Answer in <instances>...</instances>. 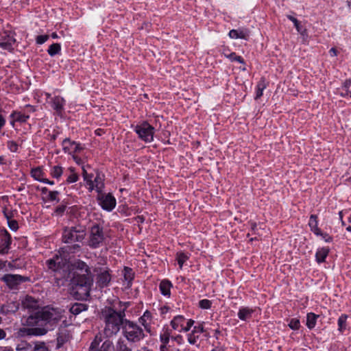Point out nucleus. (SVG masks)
I'll return each instance as SVG.
<instances>
[{"mask_svg": "<svg viewBox=\"0 0 351 351\" xmlns=\"http://www.w3.org/2000/svg\"><path fill=\"white\" fill-rule=\"evenodd\" d=\"M61 252L60 250V254H55L45 262L48 269L53 274L56 283L63 286L70 281L73 291L88 296L93 282L90 267L85 262L77 260L73 263L71 271L69 260L61 255Z\"/></svg>", "mask_w": 351, "mask_h": 351, "instance_id": "f257e3e1", "label": "nucleus"}, {"mask_svg": "<svg viewBox=\"0 0 351 351\" xmlns=\"http://www.w3.org/2000/svg\"><path fill=\"white\" fill-rule=\"evenodd\" d=\"M60 316L53 311L38 310L31 312L27 317H23V325L32 326L22 328L19 330V335L25 336H43L49 330L54 326L60 320Z\"/></svg>", "mask_w": 351, "mask_h": 351, "instance_id": "f03ea898", "label": "nucleus"}, {"mask_svg": "<svg viewBox=\"0 0 351 351\" xmlns=\"http://www.w3.org/2000/svg\"><path fill=\"white\" fill-rule=\"evenodd\" d=\"M129 306V302H119V309L115 306H105L101 312V315L105 323L104 333L106 337L117 335L125 324V311Z\"/></svg>", "mask_w": 351, "mask_h": 351, "instance_id": "7ed1b4c3", "label": "nucleus"}, {"mask_svg": "<svg viewBox=\"0 0 351 351\" xmlns=\"http://www.w3.org/2000/svg\"><path fill=\"white\" fill-rule=\"evenodd\" d=\"M85 237V228L81 226L64 228L62 235V240L63 243L71 245L61 247L60 251L64 254H73L80 251V245L74 243L82 242Z\"/></svg>", "mask_w": 351, "mask_h": 351, "instance_id": "20e7f679", "label": "nucleus"}, {"mask_svg": "<svg viewBox=\"0 0 351 351\" xmlns=\"http://www.w3.org/2000/svg\"><path fill=\"white\" fill-rule=\"evenodd\" d=\"M123 336L130 343H138L145 337L143 329L136 323L127 319L121 328Z\"/></svg>", "mask_w": 351, "mask_h": 351, "instance_id": "39448f33", "label": "nucleus"}, {"mask_svg": "<svg viewBox=\"0 0 351 351\" xmlns=\"http://www.w3.org/2000/svg\"><path fill=\"white\" fill-rule=\"evenodd\" d=\"M106 239L104 228L98 223H94L89 230L88 245L91 249L99 247Z\"/></svg>", "mask_w": 351, "mask_h": 351, "instance_id": "423d86ee", "label": "nucleus"}, {"mask_svg": "<svg viewBox=\"0 0 351 351\" xmlns=\"http://www.w3.org/2000/svg\"><path fill=\"white\" fill-rule=\"evenodd\" d=\"M137 134L138 138L145 143H151L154 141L155 128L147 121H143L138 124L132 126Z\"/></svg>", "mask_w": 351, "mask_h": 351, "instance_id": "0eeeda50", "label": "nucleus"}, {"mask_svg": "<svg viewBox=\"0 0 351 351\" xmlns=\"http://www.w3.org/2000/svg\"><path fill=\"white\" fill-rule=\"evenodd\" d=\"M0 280L11 290H19L23 284L31 280L29 276L12 274L3 275Z\"/></svg>", "mask_w": 351, "mask_h": 351, "instance_id": "6e6552de", "label": "nucleus"}, {"mask_svg": "<svg viewBox=\"0 0 351 351\" xmlns=\"http://www.w3.org/2000/svg\"><path fill=\"white\" fill-rule=\"evenodd\" d=\"M14 36V32L3 29L2 21L0 19V47L12 51L14 49L13 45L16 43Z\"/></svg>", "mask_w": 351, "mask_h": 351, "instance_id": "1a4fd4ad", "label": "nucleus"}, {"mask_svg": "<svg viewBox=\"0 0 351 351\" xmlns=\"http://www.w3.org/2000/svg\"><path fill=\"white\" fill-rule=\"evenodd\" d=\"M114 348L112 341L106 339L103 341L101 334L98 333L91 342L89 351H114Z\"/></svg>", "mask_w": 351, "mask_h": 351, "instance_id": "9d476101", "label": "nucleus"}, {"mask_svg": "<svg viewBox=\"0 0 351 351\" xmlns=\"http://www.w3.org/2000/svg\"><path fill=\"white\" fill-rule=\"evenodd\" d=\"M97 199L101 208L108 212L112 211L117 204L116 199L111 193H99Z\"/></svg>", "mask_w": 351, "mask_h": 351, "instance_id": "9b49d317", "label": "nucleus"}, {"mask_svg": "<svg viewBox=\"0 0 351 351\" xmlns=\"http://www.w3.org/2000/svg\"><path fill=\"white\" fill-rule=\"evenodd\" d=\"M12 240L10 234L5 229L0 230V254H8L11 249Z\"/></svg>", "mask_w": 351, "mask_h": 351, "instance_id": "f8f14e48", "label": "nucleus"}, {"mask_svg": "<svg viewBox=\"0 0 351 351\" xmlns=\"http://www.w3.org/2000/svg\"><path fill=\"white\" fill-rule=\"evenodd\" d=\"M62 145L64 153L69 154L80 153L84 149L80 143L71 141L69 138H64L62 141Z\"/></svg>", "mask_w": 351, "mask_h": 351, "instance_id": "ddd939ff", "label": "nucleus"}, {"mask_svg": "<svg viewBox=\"0 0 351 351\" xmlns=\"http://www.w3.org/2000/svg\"><path fill=\"white\" fill-rule=\"evenodd\" d=\"M111 280V275L110 274V269L106 268L104 269H100L99 273L97 276V285L100 288H104L109 285Z\"/></svg>", "mask_w": 351, "mask_h": 351, "instance_id": "4468645a", "label": "nucleus"}, {"mask_svg": "<svg viewBox=\"0 0 351 351\" xmlns=\"http://www.w3.org/2000/svg\"><path fill=\"white\" fill-rule=\"evenodd\" d=\"M51 107L56 111L58 116H62L64 111L66 100L61 96L57 95L51 98L50 101Z\"/></svg>", "mask_w": 351, "mask_h": 351, "instance_id": "2eb2a0df", "label": "nucleus"}, {"mask_svg": "<svg viewBox=\"0 0 351 351\" xmlns=\"http://www.w3.org/2000/svg\"><path fill=\"white\" fill-rule=\"evenodd\" d=\"M36 189L40 190L42 195H45L43 197V200L44 202H59L60 198L59 195L60 192L58 191H49L47 187L39 188V186L36 187Z\"/></svg>", "mask_w": 351, "mask_h": 351, "instance_id": "dca6fc26", "label": "nucleus"}, {"mask_svg": "<svg viewBox=\"0 0 351 351\" xmlns=\"http://www.w3.org/2000/svg\"><path fill=\"white\" fill-rule=\"evenodd\" d=\"M19 308V302L16 301L7 302L0 307V313L8 315L15 313Z\"/></svg>", "mask_w": 351, "mask_h": 351, "instance_id": "f3484780", "label": "nucleus"}, {"mask_svg": "<svg viewBox=\"0 0 351 351\" xmlns=\"http://www.w3.org/2000/svg\"><path fill=\"white\" fill-rule=\"evenodd\" d=\"M104 180V175L97 171L96 176L93 180V188L98 194L103 193L105 187Z\"/></svg>", "mask_w": 351, "mask_h": 351, "instance_id": "a211bd4d", "label": "nucleus"}, {"mask_svg": "<svg viewBox=\"0 0 351 351\" xmlns=\"http://www.w3.org/2000/svg\"><path fill=\"white\" fill-rule=\"evenodd\" d=\"M21 304L23 308L28 309L30 312L38 311L37 309L38 302L32 296H25L22 300Z\"/></svg>", "mask_w": 351, "mask_h": 351, "instance_id": "6ab92c4d", "label": "nucleus"}, {"mask_svg": "<svg viewBox=\"0 0 351 351\" xmlns=\"http://www.w3.org/2000/svg\"><path fill=\"white\" fill-rule=\"evenodd\" d=\"M337 93L342 97L351 98V80H346L342 86L337 88Z\"/></svg>", "mask_w": 351, "mask_h": 351, "instance_id": "aec40b11", "label": "nucleus"}, {"mask_svg": "<svg viewBox=\"0 0 351 351\" xmlns=\"http://www.w3.org/2000/svg\"><path fill=\"white\" fill-rule=\"evenodd\" d=\"M173 287V284L168 279L161 280L159 284V289L161 294L164 296L169 298L171 295V289Z\"/></svg>", "mask_w": 351, "mask_h": 351, "instance_id": "412c9836", "label": "nucleus"}, {"mask_svg": "<svg viewBox=\"0 0 351 351\" xmlns=\"http://www.w3.org/2000/svg\"><path fill=\"white\" fill-rule=\"evenodd\" d=\"M330 249L328 247L318 248L315 253V261L320 264L326 261V258L328 256Z\"/></svg>", "mask_w": 351, "mask_h": 351, "instance_id": "4be33fe9", "label": "nucleus"}, {"mask_svg": "<svg viewBox=\"0 0 351 351\" xmlns=\"http://www.w3.org/2000/svg\"><path fill=\"white\" fill-rule=\"evenodd\" d=\"M10 117L13 119L12 124H14L15 121L23 123L29 119V115L22 111H13L10 114Z\"/></svg>", "mask_w": 351, "mask_h": 351, "instance_id": "5701e85b", "label": "nucleus"}, {"mask_svg": "<svg viewBox=\"0 0 351 351\" xmlns=\"http://www.w3.org/2000/svg\"><path fill=\"white\" fill-rule=\"evenodd\" d=\"M185 321L186 319L183 315H176L171 321L170 324L173 330H178L180 332V330L183 327Z\"/></svg>", "mask_w": 351, "mask_h": 351, "instance_id": "b1692460", "label": "nucleus"}, {"mask_svg": "<svg viewBox=\"0 0 351 351\" xmlns=\"http://www.w3.org/2000/svg\"><path fill=\"white\" fill-rule=\"evenodd\" d=\"M254 310L249 307H241L238 311L237 316L242 321H246L252 317Z\"/></svg>", "mask_w": 351, "mask_h": 351, "instance_id": "393cba45", "label": "nucleus"}, {"mask_svg": "<svg viewBox=\"0 0 351 351\" xmlns=\"http://www.w3.org/2000/svg\"><path fill=\"white\" fill-rule=\"evenodd\" d=\"M88 307V305L86 304L75 302L71 306L69 311L73 315H77L82 312L86 311Z\"/></svg>", "mask_w": 351, "mask_h": 351, "instance_id": "a878e982", "label": "nucleus"}, {"mask_svg": "<svg viewBox=\"0 0 351 351\" xmlns=\"http://www.w3.org/2000/svg\"><path fill=\"white\" fill-rule=\"evenodd\" d=\"M308 226L311 230L315 234H319L320 228L318 227V219L316 215H311L309 217Z\"/></svg>", "mask_w": 351, "mask_h": 351, "instance_id": "bb28decb", "label": "nucleus"}, {"mask_svg": "<svg viewBox=\"0 0 351 351\" xmlns=\"http://www.w3.org/2000/svg\"><path fill=\"white\" fill-rule=\"evenodd\" d=\"M123 276L125 280L127 282V287L132 286V282L134 278V273L130 267H125L123 269Z\"/></svg>", "mask_w": 351, "mask_h": 351, "instance_id": "cd10ccee", "label": "nucleus"}, {"mask_svg": "<svg viewBox=\"0 0 351 351\" xmlns=\"http://www.w3.org/2000/svg\"><path fill=\"white\" fill-rule=\"evenodd\" d=\"M319 317L318 315L315 314L314 313H308L306 315V326L309 329H313L315 328L317 319Z\"/></svg>", "mask_w": 351, "mask_h": 351, "instance_id": "c85d7f7f", "label": "nucleus"}, {"mask_svg": "<svg viewBox=\"0 0 351 351\" xmlns=\"http://www.w3.org/2000/svg\"><path fill=\"white\" fill-rule=\"evenodd\" d=\"M152 314L149 311L144 312L143 315L139 318V322L144 326L146 331L150 332L151 327L149 324L146 322L147 319H150Z\"/></svg>", "mask_w": 351, "mask_h": 351, "instance_id": "c756f323", "label": "nucleus"}, {"mask_svg": "<svg viewBox=\"0 0 351 351\" xmlns=\"http://www.w3.org/2000/svg\"><path fill=\"white\" fill-rule=\"evenodd\" d=\"M287 19L291 21V22L293 23V25L295 27V29H297V31L301 34V35H304L306 34V29L305 28H304L300 23L298 21V20L295 18L294 16H291V15H287Z\"/></svg>", "mask_w": 351, "mask_h": 351, "instance_id": "7c9ffc66", "label": "nucleus"}, {"mask_svg": "<svg viewBox=\"0 0 351 351\" xmlns=\"http://www.w3.org/2000/svg\"><path fill=\"white\" fill-rule=\"evenodd\" d=\"M69 339V335L66 330L62 331L58 334L57 337V347L59 348L63 346Z\"/></svg>", "mask_w": 351, "mask_h": 351, "instance_id": "2f4dec72", "label": "nucleus"}, {"mask_svg": "<svg viewBox=\"0 0 351 351\" xmlns=\"http://www.w3.org/2000/svg\"><path fill=\"white\" fill-rule=\"evenodd\" d=\"M171 335V330L169 328H163L162 332L160 335V342L163 344H168Z\"/></svg>", "mask_w": 351, "mask_h": 351, "instance_id": "473e14b6", "label": "nucleus"}, {"mask_svg": "<svg viewBox=\"0 0 351 351\" xmlns=\"http://www.w3.org/2000/svg\"><path fill=\"white\" fill-rule=\"evenodd\" d=\"M348 316L346 314H341L337 321L338 330L343 333L347 327V319Z\"/></svg>", "mask_w": 351, "mask_h": 351, "instance_id": "72a5a7b5", "label": "nucleus"}, {"mask_svg": "<svg viewBox=\"0 0 351 351\" xmlns=\"http://www.w3.org/2000/svg\"><path fill=\"white\" fill-rule=\"evenodd\" d=\"M114 351H132V348L122 339H119L116 343Z\"/></svg>", "mask_w": 351, "mask_h": 351, "instance_id": "f704fd0d", "label": "nucleus"}, {"mask_svg": "<svg viewBox=\"0 0 351 351\" xmlns=\"http://www.w3.org/2000/svg\"><path fill=\"white\" fill-rule=\"evenodd\" d=\"M61 51V45L60 43H53L51 44L48 49L47 53L51 57L55 56L56 55L60 53Z\"/></svg>", "mask_w": 351, "mask_h": 351, "instance_id": "c9c22d12", "label": "nucleus"}, {"mask_svg": "<svg viewBox=\"0 0 351 351\" xmlns=\"http://www.w3.org/2000/svg\"><path fill=\"white\" fill-rule=\"evenodd\" d=\"M43 174L44 173L40 167H36L31 170L32 177L38 182H41V180L43 179Z\"/></svg>", "mask_w": 351, "mask_h": 351, "instance_id": "e433bc0d", "label": "nucleus"}, {"mask_svg": "<svg viewBox=\"0 0 351 351\" xmlns=\"http://www.w3.org/2000/svg\"><path fill=\"white\" fill-rule=\"evenodd\" d=\"M228 35L231 38H234V39H237V38L245 39V38H246V34L242 30L232 29L229 32Z\"/></svg>", "mask_w": 351, "mask_h": 351, "instance_id": "4c0bfd02", "label": "nucleus"}, {"mask_svg": "<svg viewBox=\"0 0 351 351\" xmlns=\"http://www.w3.org/2000/svg\"><path fill=\"white\" fill-rule=\"evenodd\" d=\"M189 258V256L183 252H180L176 254V260L180 266V268L182 269L184 263Z\"/></svg>", "mask_w": 351, "mask_h": 351, "instance_id": "58836bf2", "label": "nucleus"}, {"mask_svg": "<svg viewBox=\"0 0 351 351\" xmlns=\"http://www.w3.org/2000/svg\"><path fill=\"white\" fill-rule=\"evenodd\" d=\"M225 56L232 62H238L243 64H245L244 59L241 56H237L234 52H232L229 54H225Z\"/></svg>", "mask_w": 351, "mask_h": 351, "instance_id": "ea45409f", "label": "nucleus"}, {"mask_svg": "<svg viewBox=\"0 0 351 351\" xmlns=\"http://www.w3.org/2000/svg\"><path fill=\"white\" fill-rule=\"evenodd\" d=\"M69 170L71 174L67 176L66 180V182L69 184L76 182L79 178L78 175L75 172L74 168L71 167Z\"/></svg>", "mask_w": 351, "mask_h": 351, "instance_id": "a19ab883", "label": "nucleus"}, {"mask_svg": "<svg viewBox=\"0 0 351 351\" xmlns=\"http://www.w3.org/2000/svg\"><path fill=\"white\" fill-rule=\"evenodd\" d=\"M5 217L8 219V226L12 231H16L19 229V224L16 220L11 219L7 213H5Z\"/></svg>", "mask_w": 351, "mask_h": 351, "instance_id": "79ce46f5", "label": "nucleus"}, {"mask_svg": "<svg viewBox=\"0 0 351 351\" xmlns=\"http://www.w3.org/2000/svg\"><path fill=\"white\" fill-rule=\"evenodd\" d=\"M63 173V169L62 167L60 166H54L51 171V175L53 178L59 179Z\"/></svg>", "mask_w": 351, "mask_h": 351, "instance_id": "37998d69", "label": "nucleus"}, {"mask_svg": "<svg viewBox=\"0 0 351 351\" xmlns=\"http://www.w3.org/2000/svg\"><path fill=\"white\" fill-rule=\"evenodd\" d=\"M288 326L291 329L296 330L300 328V322L297 318H292L289 321Z\"/></svg>", "mask_w": 351, "mask_h": 351, "instance_id": "c03bdc74", "label": "nucleus"}, {"mask_svg": "<svg viewBox=\"0 0 351 351\" xmlns=\"http://www.w3.org/2000/svg\"><path fill=\"white\" fill-rule=\"evenodd\" d=\"M212 306V302L207 299H203L199 301V307L202 309H210Z\"/></svg>", "mask_w": 351, "mask_h": 351, "instance_id": "a18cd8bd", "label": "nucleus"}, {"mask_svg": "<svg viewBox=\"0 0 351 351\" xmlns=\"http://www.w3.org/2000/svg\"><path fill=\"white\" fill-rule=\"evenodd\" d=\"M316 236L321 237L322 239L326 243H331L333 241L332 237L330 236L328 233L319 230V233L316 234Z\"/></svg>", "mask_w": 351, "mask_h": 351, "instance_id": "49530a36", "label": "nucleus"}, {"mask_svg": "<svg viewBox=\"0 0 351 351\" xmlns=\"http://www.w3.org/2000/svg\"><path fill=\"white\" fill-rule=\"evenodd\" d=\"M66 204H62L56 208V209L54 210V213L57 216H62V215L64 214V213L66 210Z\"/></svg>", "mask_w": 351, "mask_h": 351, "instance_id": "de8ad7c7", "label": "nucleus"}, {"mask_svg": "<svg viewBox=\"0 0 351 351\" xmlns=\"http://www.w3.org/2000/svg\"><path fill=\"white\" fill-rule=\"evenodd\" d=\"M198 339H199V336L196 335L195 333H193V331H191L187 335V340H188L189 343L192 345L196 344Z\"/></svg>", "mask_w": 351, "mask_h": 351, "instance_id": "09e8293b", "label": "nucleus"}, {"mask_svg": "<svg viewBox=\"0 0 351 351\" xmlns=\"http://www.w3.org/2000/svg\"><path fill=\"white\" fill-rule=\"evenodd\" d=\"M86 178V179H84V180L86 182V184L88 185V191L92 192L93 191V174L88 173V176Z\"/></svg>", "mask_w": 351, "mask_h": 351, "instance_id": "8fccbe9b", "label": "nucleus"}, {"mask_svg": "<svg viewBox=\"0 0 351 351\" xmlns=\"http://www.w3.org/2000/svg\"><path fill=\"white\" fill-rule=\"evenodd\" d=\"M8 148L12 152H17L19 146L18 144L14 141H9L7 143Z\"/></svg>", "mask_w": 351, "mask_h": 351, "instance_id": "3c124183", "label": "nucleus"}, {"mask_svg": "<svg viewBox=\"0 0 351 351\" xmlns=\"http://www.w3.org/2000/svg\"><path fill=\"white\" fill-rule=\"evenodd\" d=\"M195 322L194 320L190 319H188L186 322V326H183L182 328H180V332H188L190 330L193 325L194 324Z\"/></svg>", "mask_w": 351, "mask_h": 351, "instance_id": "603ef678", "label": "nucleus"}, {"mask_svg": "<svg viewBox=\"0 0 351 351\" xmlns=\"http://www.w3.org/2000/svg\"><path fill=\"white\" fill-rule=\"evenodd\" d=\"M34 351H48V348L45 346V343L40 342L35 344Z\"/></svg>", "mask_w": 351, "mask_h": 351, "instance_id": "864d4df0", "label": "nucleus"}, {"mask_svg": "<svg viewBox=\"0 0 351 351\" xmlns=\"http://www.w3.org/2000/svg\"><path fill=\"white\" fill-rule=\"evenodd\" d=\"M49 36L48 35H39L36 37V42L38 45H43L49 39Z\"/></svg>", "mask_w": 351, "mask_h": 351, "instance_id": "5fc2aeb1", "label": "nucleus"}, {"mask_svg": "<svg viewBox=\"0 0 351 351\" xmlns=\"http://www.w3.org/2000/svg\"><path fill=\"white\" fill-rule=\"evenodd\" d=\"M35 110L36 108L34 106L27 104L25 106L23 112L29 115L30 113L35 112Z\"/></svg>", "mask_w": 351, "mask_h": 351, "instance_id": "6e6d98bb", "label": "nucleus"}, {"mask_svg": "<svg viewBox=\"0 0 351 351\" xmlns=\"http://www.w3.org/2000/svg\"><path fill=\"white\" fill-rule=\"evenodd\" d=\"M192 331L193 332V333H202L204 332V326L202 324H199L198 326H195L193 327V329L192 330Z\"/></svg>", "mask_w": 351, "mask_h": 351, "instance_id": "4d7b16f0", "label": "nucleus"}, {"mask_svg": "<svg viewBox=\"0 0 351 351\" xmlns=\"http://www.w3.org/2000/svg\"><path fill=\"white\" fill-rule=\"evenodd\" d=\"M170 309H171L170 307L168 306H162L159 309L160 313L162 315H165L169 311Z\"/></svg>", "mask_w": 351, "mask_h": 351, "instance_id": "13d9d810", "label": "nucleus"}, {"mask_svg": "<svg viewBox=\"0 0 351 351\" xmlns=\"http://www.w3.org/2000/svg\"><path fill=\"white\" fill-rule=\"evenodd\" d=\"M263 93V90H261L260 88H256V96L254 97L255 99H259Z\"/></svg>", "mask_w": 351, "mask_h": 351, "instance_id": "bf43d9fd", "label": "nucleus"}, {"mask_svg": "<svg viewBox=\"0 0 351 351\" xmlns=\"http://www.w3.org/2000/svg\"><path fill=\"white\" fill-rule=\"evenodd\" d=\"M256 87L260 88L261 90H264V89L266 88V84L265 83V81L264 80L260 81L258 83Z\"/></svg>", "mask_w": 351, "mask_h": 351, "instance_id": "052dcab7", "label": "nucleus"}, {"mask_svg": "<svg viewBox=\"0 0 351 351\" xmlns=\"http://www.w3.org/2000/svg\"><path fill=\"white\" fill-rule=\"evenodd\" d=\"M329 53L331 56H336L337 55V51L335 48L332 47L329 50Z\"/></svg>", "mask_w": 351, "mask_h": 351, "instance_id": "680f3d73", "label": "nucleus"}, {"mask_svg": "<svg viewBox=\"0 0 351 351\" xmlns=\"http://www.w3.org/2000/svg\"><path fill=\"white\" fill-rule=\"evenodd\" d=\"M40 182H43V183H45V184H50V185H53L54 184V182L52 181V180H49V179H47V178H43Z\"/></svg>", "mask_w": 351, "mask_h": 351, "instance_id": "e2e57ef3", "label": "nucleus"}, {"mask_svg": "<svg viewBox=\"0 0 351 351\" xmlns=\"http://www.w3.org/2000/svg\"><path fill=\"white\" fill-rule=\"evenodd\" d=\"M5 120L2 114H0V129L4 126Z\"/></svg>", "mask_w": 351, "mask_h": 351, "instance_id": "0e129e2a", "label": "nucleus"}, {"mask_svg": "<svg viewBox=\"0 0 351 351\" xmlns=\"http://www.w3.org/2000/svg\"><path fill=\"white\" fill-rule=\"evenodd\" d=\"M172 339L177 341L178 343H180L182 339V337L180 335H178L177 336L172 337Z\"/></svg>", "mask_w": 351, "mask_h": 351, "instance_id": "69168bd1", "label": "nucleus"}, {"mask_svg": "<svg viewBox=\"0 0 351 351\" xmlns=\"http://www.w3.org/2000/svg\"><path fill=\"white\" fill-rule=\"evenodd\" d=\"M167 344H163L162 343L160 346V351H167Z\"/></svg>", "mask_w": 351, "mask_h": 351, "instance_id": "338daca9", "label": "nucleus"}, {"mask_svg": "<svg viewBox=\"0 0 351 351\" xmlns=\"http://www.w3.org/2000/svg\"><path fill=\"white\" fill-rule=\"evenodd\" d=\"M211 351H225L224 348L221 346H216Z\"/></svg>", "mask_w": 351, "mask_h": 351, "instance_id": "774afa93", "label": "nucleus"}]
</instances>
